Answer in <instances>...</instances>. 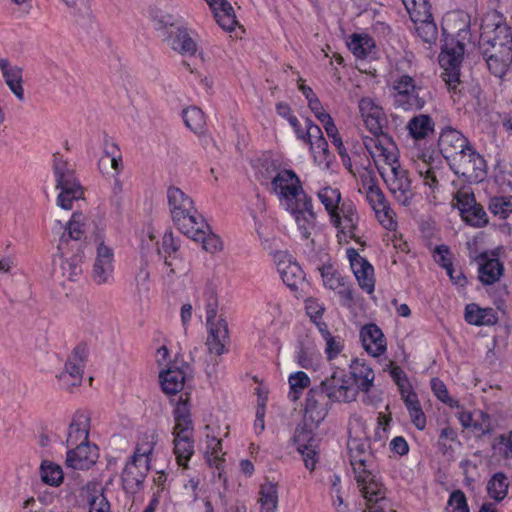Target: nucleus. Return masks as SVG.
I'll return each mask as SVG.
<instances>
[{"mask_svg":"<svg viewBox=\"0 0 512 512\" xmlns=\"http://www.w3.org/2000/svg\"><path fill=\"white\" fill-rule=\"evenodd\" d=\"M154 435L146 436L135 448L131 460L125 465L121 479L126 492L135 494L143 487L150 469L151 454L154 450Z\"/></svg>","mask_w":512,"mask_h":512,"instance_id":"f257e3e1","label":"nucleus"},{"mask_svg":"<svg viewBox=\"0 0 512 512\" xmlns=\"http://www.w3.org/2000/svg\"><path fill=\"white\" fill-rule=\"evenodd\" d=\"M53 173L56 188L60 190L57 197V205L65 210L72 209L74 201L83 198V187L75 177L74 169L59 154L54 155Z\"/></svg>","mask_w":512,"mask_h":512,"instance_id":"f03ea898","label":"nucleus"},{"mask_svg":"<svg viewBox=\"0 0 512 512\" xmlns=\"http://www.w3.org/2000/svg\"><path fill=\"white\" fill-rule=\"evenodd\" d=\"M404 58L401 59L392 72V89L394 91V104L404 111L420 110L425 105V99L420 95L422 89L415 79L408 74H401L400 66L409 65Z\"/></svg>","mask_w":512,"mask_h":512,"instance_id":"7ed1b4c3","label":"nucleus"},{"mask_svg":"<svg viewBox=\"0 0 512 512\" xmlns=\"http://www.w3.org/2000/svg\"><path fill=\"white\" fill-rule=\"evenodd\" d=\"M58 254L54 257V273L70 281L76 280L82 273L84 259L83 242H67L66 237L60 239L57 246Z\"/></svg>","mask_w":512,"mask_h":512,"instance_id":"20e7f679","label":"nucleus"},{"mask_svg":"<svg viewBox=\"0 0 512 512\" xmlns=\"http://www.w3.org/2000/svg\"><path fill=\"white\" fill-rule=\"evenodd\" d=\"M443 44L439 55V64L443 69L442 78L449 89H455L460 82V65L464 54V45L446 35L443 29Z\"/></svg>","mask_w":512,"mask_h":512,"instance_id":"39448f33","label":"nucleus"},{"mask_svg":"<svg viewBox=\"0 0 512 512\" xmlns=\"http://www.w3.org/2000/svg\"><path fill=\"white\" fill-rule=\"evenodd\" d=\"M96 253L91 271V280L97 286H108L114 281L115 259L113 249L105 244L104 237L97 233L94 238Z\"/></svg>","mask_w":512,"mask_h":512,"instance_id":"423d86ee","label":"nucleus"},{"mask_svg":"<svg viewBox=\"0 0 512 512\" xmlns=\"http://www.w3.org/2000/svg\"><path fill=\"white\" fill-rule=\"evenodd\" d=\"M271 191L275 193L284 208L291 207L303 197L308 196L303 190L299 177L290 169L277 172L271 180Z\"/></svg>","mask_w":512,"mask_h":512,"instance_id":"0eeeda50","label":"nucleus"},{"mask_svg":"<svg viewBox=\"0 0 512 512\" xmlns=\"http://www.w3.org/2000/svg\"><path fill=\"white\" fill-rule=\"evenodd\" d=\"M378 171L394 199L401 205H410L414 192L408 171L400 163L394 166H378Z\"/></svg>","mask_w":512,"mask_h":512,"instance_id":"6e6552de","label":"nucleus"},{"mask_svg":"<svg viewBox=\"0 0 512 512\" xmlns=\"http://www.w3.org/2000/svg\"><path fill=\"white\" fill-rule=\"evenodd\" d=\"M448 164L456 175L470 183L480 182L486 176V161L472 146L458 154Z\"/></svg>","mask_w":512,"mask_h":512,"instance_id":"1a4fd4ad","label":"nucleus"},{"mask_svg":"<svg viewBox=\"0 0 512 512\" xmlns=\"http://www.w3.org/2000/svg\"><path fill=\"white\" fill-rule=\"evenodd\" d=\"M320 386L332 403H350L356 400L358 389L343 370H335Z\"/></svg>","mask_w":512,"mask_h":512,"instance_id":"9d476101","label":"nucleus"},{"mask_svg":"<svg viewBox=\"0 0 512 512\" xmlns=\"http://www.w3.org/2000/svg\"><path fill=\"white\" fill-rule=\"evenodd\" d=\"M363 143L375 163L383 161L382 166L399 164V151L392 138L381 132L373 137H364Z\"/></svg>","mask_w":512,"mask_h":512,"instance_id":"9b49d317","label":"nucleus"},{"mask_svg":"<svg viewBox=\"0 0 512 512\" xmlns=\"http://www.w3.org/2000/svg\"><path fill=\"white\" fill-rule=\"evenodd\" d=\"M86 360L87 349L84 346L74 348L65 363L64 370L57 376L63 389L72 391L74 387L81 385Z\"/></svg>","mask_w":512,"mask_h":512,"instance_id":"f8f14e48","label":"nucleus"},{"mask_svg":"<svg viewBox=\"0 0 512 512\" xmlns=\"http://www.w3.org/2000/svg\"><path fill=\"white\" fill-rule=\"evenodd\" d=\"M347 448L354 477L362 478L363 471L375 468L370 443L366 437H353L350 435Z\"/></svg>","mask_w":512,"mask_h":512,"instance_id":"ddd939ff","label":"nucleus"},{"mask_svg":"<svg viewBox=\"0 0 512 512\" xmlns=\"http://www.w3.org/2000/svg\"><path fill=\"white\" fill-rule=\"evenodd\" d=\"M285 210L292 215L301 237L305 240L311 239L313 243L311 237L316 230V213L313 210L311 197H303Z\"/></svg>","mask_w":512,"mask_h":512,"instance_id":"4468645a","label":"nucleus"},{"mask_svg":"<svg viewBox=\"0 0 512 512\" xmlns=\"http://www.w3.org/2000/svg\"><path fill=\"white\" fill-rule=\"evenodd\" d=\"M294 442L303 457L305 467L313 471L318 462L319 440L315 437L312 428L308 427L307 421L296 427Z\"/></svg>","mask_w":512,"mask_h":512,"instance_id":"2eb2a0df","label":"nucleus"},{"mask_svg":"<svg viewBox=\"0 0 512 512\" xmlns=\"http://www.w3.org/2000/svg\"><path fill=\"white\" fill-rule=\"evenodd\" d=\"M332 402L319 385L311 388L306 396L305 421L317 427L328 415Z\"/></svg>","mask_w":512,"mask_h":512,"instance_id":"dca6fc26","label":"nucleus"},{"mask_svg":"<svg viewBox=\"0 0 512 512\" xmlns=\"http://www.w3.org/2000/svg\"><path fill=\"white\" fill-rule=\"evenodd\" d=\"M346 253L360 288L371 294L375 287L373 266L354 248L347 249Z\"/></svg>","mask_w":512,"mask_h":512,"instance_id":"f3484780","label":"nucleus"},{"mask_svg":"<svg viewBox=\"0 0 512 512\" xmlns=\"http://www.w3.org/2000/svg\"><path fill=\"white\" fill-rule=\"evenodd\" d=\"M323 284L326 288L337 291L344 306H351L354 298L350 286L345 278L332 264H324L319 268Z\"/></svg>","mask_w":512,"mask_h":512,"instance_id":"a211bd4d","label":"nucleus"},{"mask_svg":"<svg viewBox=\"0 0 512 512\" xmlns=\"http://www.w3.org/2000/svg\"><path fill=\"white\" fill-rule=\"evenodd\" d=\"M471 146L468 139L458 130L446 127L439 137V149L443 157L452 161L455 157Z\"/></svg>","mask_w":512,"mask_h":512,"instance_id":"6ab92c4d","label":"nucleus"},{"mask_svg":"<svg viewBox=\"0 0 512 512\" xmlns=\"http://www.w3.org/2000/svg\"><path fill=\"white\" fill-rule=\"evenodd\" d=\"M207 328L206 347L209 355L221 356L227 353L230 341L227 321L220 317L217 323L210 324Z\"/></svg>","mask_w":512,"mask_h":512,"instance_id":"aec40b11","label":"nucleus"},{"mask_svg":"<svg viewBox=\"0 0 512 512\" xmlns=\"http://www.w3.org/2000/svg\"><path fill=\"white\" fill-rule=\"evenodd\" d=\"M90 417L82 411L73 414L68 426L66 447L73 448L80 444L89 443Z\"/></svg>","mask_w":512,"mask_h":512,"instance_id":"412c9836","label":"nucleus"},{"mask_svg":"<svg viewBox=\"0 0 512 512\" xmlns=\"http://www.w3.org/2000/svg\"><path fill=\"white\" fill-rule=\"evenodd\" d=\"M359 110L365 126L373 134H381L386 118L382 108L371 98H362L359 101Z\"/></svg>","mask_w":512,"mask_h":512,"instance_id":"4be33fe9","label":"nucleus"},{"mask_svg":"<svg viewBox=\"0 0 512 512\" xmlns=\"http://www.w3.org/2000/svg\"><path fill=\"white\" fill-rule=\"evenodd\" d=\"M374 469L363 471L362 478L355 477L363 497L369 503H378L385 499L386 489Z\"/></svg>","mask_w":512,"mask_h":512,"instance_id":"5701e85b","label":"nucleus"},{"mask_svg":"<svg viewBox=\"0 0 512 512\" xmlns=\"http://www.w3.org/2000/svg\"><path fill=\"white\" fill-rule=\"evenodd\" d=\"M166 44L183 56H192L197 51V44L184 27H170L164 40Z\"/></svg>","mask_w":512,"mask_h":512,"instance_id":"b1692460","label":"nucleus"},{"mask_svg":"<svg viewBox=\"0 0 512 512\" xmlns=\"http://www.w3.org/2000/svg\"><path fill=\"white\" fill-rule=\"evenodd\" d=\"M458 420L464 428L471 429L477 436L490 433L493 429L491 417L481 410L459 412Z\"/></svg>","mask_w":512,"mask_h":512,"instance_id":"393cba45","label":"nucleus"},{"mask_svg":"<svg viewBox=\"0 0 512 512\" xmlns=\"http://www.w3.org/2000/svg\"><path fill=\"white\" fill-rule=\"evenodd\" d=\"M360 338L364 349L377 357L386 350V339L382 330L376 324H367L360 330Z\"/></svg>","mask_w":512,"mask_h":512,"instance_id":"a878e982","label":"nucleus"},{"mask_svg":"<svg viewBox=\"0 0 512 512\" xmlns=\"http://www.w3.org/2000/svg\"><path fill=\"white\" fill-rule=\"evenodd\" d=\"M66 465L72 469H89L96 461V453L90 443L67 448Z\"/></svg>","mask_w":512,"mask_h":512,"instance_id":"bb28decb","label":"nucleus"},{"mask_svg":"<svg viewBox=\"0 0 512 512\" xmlns=\"http://www.w3.org/2000/svg\"><path fill=\"white\" fill-rule=\"evenodd\" d=\"M336 215L340 219V224L335 226L340 234L355 238V230L358 225L359 217L355 205L351 201H344L337 208Z\"/></svg>","mask_w":512,"mask_h":512,"instance_id":"cd10ccee","label":"nucleus"},{"mask_svg":"<svg viewBox=\"0 0 512 512\" xmlns=\"http://www.w3.org/2000/svg\"><path fill=\"white\" fill-rule=\"evenodd\" d=\"M0 70L6 85L19 101L24 100V89L22 86L23 70L17 65H12L8 59H0Z\"/></svg>","mask_w":512,"mask_h":512,"instance_id":"c85d7f7f","label":"nucleus"},{"mask_svg":"<svg viewBox=\"0 0 512 512\" xmlns=\"http://www.w3.org/2000/svg\"><path fill=\"white\" fill-rule=\"evenodd\" d=\"M350 380L353 379V385L359 391L369 392L373 386L375 374L372 368L360 359H355L350 364Z\"/></svg>","mask_w":512,"mask_h":512,"instance_id":"c756f323","label":"nucleus"},{"mask_svg":"<svg viewBox=\"0 0 512 512\" xmlns=\"http://www.w3.org/2000/svg\"><path fill=\"white\" fill-rule=\"evenodd\" d=\"M482 41L486 43H501L505 45H512V34L510 27L498 20L497 22L489 23L484 22L481 26Z\"/></svg>","mask_w":512,"mask_h":512,"instance_id":"7c9ffc66","label":"nucleus"},{"mask_svg":"<svg viewBox=\"0 0 512 512\" xmlns=\"http://www.w3.org/2000/svg\"><path fill=\"white\" fill-rule=\"evenodd\" d=\"M479 280L484 285H492L503 275L504 267L497 258H489L486 254H481L478 258Z\"/></svg>","mask_w":512,"mask_h":512,"instance_id":"2f4dec72","label":"nucleus"},{"mask_svg":"<svg viewBox=\"0 0 512 512\" xmlns=\"http://www.w3.org/2000/svg\"><path fill=\"white\" fill-rule=\"evenodd\" d=\"M214 13L217 23L224 30H233L237 24L231 4L227 0H205Z\"/></svg>","mask_w":512,"mask_h":512,"instance_id":"473e14b6","label":"nucleus"},{"mask_svg":"<svg viewBox=\"0 0 512 512\" xmlns=\"http://www.w3.org/2000/svg\"><path fill=\"white\" fill-rule=\"evenodd\" d=\"M162 390L169 395L177 394L184 387L186 374L182 369L169 367L159 375Z\"/></svg>","mask_w":512,"mask_h":512,"instance_id":"72a5a7b5","label":"nucleus"},{"mask_svg":"<svg viewBox=\"0 0 512 512\" xmlns=\"http://www.w3.org/2000/svg\"><path fill=\"white\" fill-rule=\"evenodd\" d=\"M317 195L321 203L324 205L326 211L328 212L330 221L333 226H338L340 224V219L336 215V211L337 208L341 205V193L339 189L326 186L321 188Z\"/></svg>","mask_w":512,"mask_h":512,"instance_id":"f704fd0d","label":"nucleus"},{"mask_svg":"<svg viewBox=\"0 0 512 512\" xmlns=\"http://www.w3.org/2000/svg\"><path fill=\"white\" fill-rule=\"evenodd\" d=\"M167 198L172 218H176L179 221L180 217H182L180 210L186 212L192 211L194 203L181 189L169 187L167 190Z\"/></svg>","mask_w":512,"mask_h":512,"instance_id":"c9c22d12","label":"nucleus"},{"mask_svg":"<svg viewBox=\"0 0 512 512\" xmlns=\"http://www.w3.org/2000/svg\"><path fill=\"white\" fill-rule=\"evenodd\" d=\"M465 320L472 325L489 326L495 324L498 318L492 308H480L472 303L465 308Z\"/></svg>","mask_w":512,"mask_h":512,"instance_id":"e433bc0d","label":"nucleus"},{"mask_svg":"<svg viewBox=\"0 0 512 512\" xmlns=\"http://www.w3.org/2000/svg\"><path fill=\"white\" fill-rule=\"evenodd\" d=\"M189 238L196 242H200L202 244L203 250L211 254L219 252L223 248L221 239L210 230V227L206 222L205 227H197V229L189 236Z\"/></svg>","mask_w":512,"mask_h":512,"instance_id":"4c0bfd02","label":"nucleus"},{"mask_svg":"<svg viewBox=\"0 0 512 512\" xmlns=\"http://www.w3.org/2000/svg\"><path fill=\"white\" fill-rule=\"evenodd\" d=\"M180 211L182 212V217H180L179 221L176 218H172V220L180 232L184 235L189 237L192 233H194L197 227H205V220L194 207V205L192 206V211Z\"/></svg>","mask_w":512,"mask_h":512,"instance_id":"58836bf2","label":"nucleus"},{"mask_svg":"<svg viewBox=\"0 0 512 512\" xmlns=\"http://www.w3.org/2000/svg\"><path fill=\"white\" fill-rule=\"evenodd\" d=\"M434 162L435 159L430 153H423L416 161L418 174L423 178L424 184L431 189H435L438 186Z\"/></svg>","mask_w":512,"mask_h":512,"instance_id":"ea45409f","label":"nucleus"},{"mask_svg":"<svg viewBox=\"0 0 512 512\" xmlns=\"http://www.w3.org/2000/svg\"><path fill=\"white\" fill-rule=\"evenodd\" d=\"M88 218L80 212L73 213L70 221L67 223L66 231L63 232L60 239L66 237L67 242H81L82 237L88 230Z\"/></svg>","mask_w":512,"mask_h":512,"instance_id":"a19ab883","label":"nucleus"},{"mask_svg":"<svg viewBox=\"0 0 512 512\" xmlns=\"http://www.w3.org/2000/svg\"><path fill=\"white\" fill-rule=\"evenodd\" d=\"M207 451L205 454L206 462L210 467H214L218 471L219 478L222 477L224 470V453L222 452V442L220 439L207 435Z\"/></svg>","mask_w":512,"mask_h":512,"instance_id":"79ce46f5","label":"nucleus"},{"mask_svg":"<svg viewBox=\"0 0 512 512\" xmlns=\"http://www.w3.org/2000/svg\"><path fill=\"white\" fill-rule=\"evenodd\" d=\"M407 128L413 138L424 139L433 133L434 122L430 116L420 114L409 120Z\"/></svg>","mask_w":512,"mask_h":512,"instance_id":"37998d69","label":"nucleus"},{"mask_svg":"<svg viewBox=\"0 0 512 512\" xmlns=\"http://www.w3.org/2000/svg\"><path fill=\"white\" fill-rule=\"evenodd\" d=\"M174 436H192V421L186 404H179L174 410Z\"/></svg>","mask_w":512,"mask_h":512,"instance_id":"c03bdc74","label":"nucleus"},{"mask_svg":"<svg viewBox=\"0 0 512 512\" xmlns=\"http://www.w3.org/2000/svg\"><path fill=\"white\" fill-rule=\"evenodd\" d=\"M278 271L283 282L291 289L297 288L298 284L303 280V272L301 267L295 262H280Z\"/></svg>","mask_w":512,"mask_h":512,"instance_id":"a18cd8bd","label":"nucleus"},{"mask_svg":"<svg viewBox=\"0 0 512 512\" xmlns=\"http://www.w3.org/2000/svg\"><path fill=\"white\" fill-rule=\"evenodd\" d=\"M174 453L178 464L187 467V462L194 453L191 436H174Z\"/></svg>","mask_w":512,"mask_h":512,"instance_id":"49530a36","label":"nucleus"},{"mask_svg":"<svg viewBox=\"0 0 512 512\" xmlns=\"http://www.w3.org/2000/svg\"><path fill=\"white\" fill-rule=\"evenodd\" d=\"M415 24L416 32L424 43L429 47L436 44L438 38L437 26L433 21L432 16L428 19L417 20Z\"/></svg>","mask_w":512,"mask_h":512,"instance_id":"de8ad7c7","label":"nucleus"},{"mask_svg":"<svg viewBox=\"0 0 512 512\" xmlns=\"http://www.w3.org/2000/svg\"><path fill=\"white\" fill-rule=\"evenodd\" d=\"M484 58L488 69L492 74L499 78H502L507 73L510 65L512 64V55L505 53L498 56L495 54H489V56H484Z\"/></svg>","mask_w":512,"mask_h":512,"instance_id":"09e8293b","label":"nucleus"},{"mask_svg":"<svg viewBox=\"0 0 512 512\" xmlns=\"http://www.w3.org/2000/svg\"><path fill=\"white\" fill-rule=\"evenodd\" d=\"M508 478L502 472L495 473L488 482L487 490L491 498L500 501L508 492Z\"/></svg>","mask_w":512,"mask_h":512,"instance_id":"8fccbe9b","label":"nucleus"},{"mask_svg":"<svg viewBox=\"0 0 512 512\" xmlns=\"http://www.w3.org/2000/svg\"><path fill=\"white\" fill-rule=\"evenodd\" d=\"M402 2L413 22L428 19L432 15L427 0H402Z\"/></svg>","mask_w":512,"mask_h":512,"instance_id":"3c124183","label":"nucleus"},{"mask_svg":"<svg viewBox=\"0 0 512 512\" xmlns=\"http://www.w3.org/2000/svg\"><path fill=\"white\" fill-rule=\"evenodd\" d=\"M164 264L168 268V277L186 275L190 270V263L179 252L164 257Z\"/></svg>","mask_w":512,"mask_h":512,"instance_id":"603ef678","label":"nucleus"},{"mask_svg":"<svg viewBox=\"0 0 512 512\" xmlns=\"http://www.w3.org/2000/svg\"><path fill=\"white\" fill-rule=\"evenodd\" d=\"M259 501L261 504L260 512H275L278 503L276 486L271 483L262 485Z\"/></svg>","mask_w":512,"mask_h":512,"instance_id":"864d4df0","label":"nucleus"},{"mask_svg":"<svg viewBox=\"0 0 512 512\" xmlns=\"http://www.w3.org/2000/svg\"><path fill=\"white\" fill-rule=\"evenodd\" d=\"M185 125L194 133H201L205 127V117L202 110L196 106L189 107L183 111Z\"/></svg>","mask_w":512,"mask_h":512,"instance_id":"5fc2aeb1","label":"nucleus"},{"mask_svg":"<svg viewBox=\"0 0 512 512\" xmlns=\"http://www.w3.org/2000/svg\"><path fill=\"white\" fill-rule=\"evenodd\" d=\"M348 47L357 58L363 59L371 54L374 43L368 36L354 35L348 43Z\"/></svg>","mask_w":512,"mask_h":512,"instance_id":"6e6d98bb","label":"nucleus"},{"mask_svg":"<svg viewBox=\"0 0 512 512\" xmlns=\"http://www.w3.org/2000/svg\"><path fill=\"white\" fill-rule=\"evenodd\" d=\"M41 479L50 486H59L63 481V471L59 465L43 461L41 464Z\"/></svg>","mask_w":512,"mask_h":512,"instance_id":"4d7b16f0","label":"nucleus"},{"mask_svg":"<svg viewBox=\"0 0 512 512\" xmlns=\"http://www.w3.org/2000/svg\"><path fill=\"white\" fill-rule=\"evenodd\" d=\"M320 357L313 347L301 345L297 354L298 364L305 369H316Z\"/></svg>","mask_w":512,"mask_h":512,"instance_id":"13d9d810","label":"nucleus"},{"mask_svg":"<svg viewBox=\"0 0 512 512\" xmlns=\"http://www.w3.org/2000/svg\"><path fill=\"white\" fill-rule=\"evenodd\" d=\"M289 384L291 389L289 397L296 401L299 399L301 391L309 386L310 378L305 372L298 371L290 375Z\"/></svg>","mask_w":512,"mask_h":512,"instance_id":"bf43d9fd","label":"nucleus"},{"mask_svg":"<svg viewBox=\"0 0 512 512\" xmlns=\"http://www.w3.org/2000/svg\"><path fill=\"white\" fill-rule=\"evenodd\" d=\"M457 442V432L450 426L442 428L439 432L438 448L442 454L447 455L454 451L453 444Z\"/></svg>","mask_w":512,"mask_h":512,"instance_id":"052dcab7","label":"nucleus"},{"mask_svg":"<svg viewBox=\"0 0 512 512\" xmlns=\"http://www.w3.org/2000/svg\"><path fill=\"white\" fill-rule=\"evenodd\" d=\"M463 220L475 227H483L488 223L487 214L483 207L475 203L474 207L468 210L467 214L462 217Z\"/></svg>","mask_w":512,"mask_h":512,"instance_id":"680f3d73","label":"nucleus"},{"mask_svg":"<svg viewBox=\"0 0 512 512\" xmlns=\"http://www.w3.org/2000/svg\"><path fill=\"white\" fill-rule=\"evenodd\" d=\"M380 224L388 230H394L397 223L394 221V213L389 206V203L382 205L373 210Z\"/></svg>","mask_w":512,"mask_h":512,"instance_id":"e2e57ef3","label":"nucleus"},{"mask_svg":"<svg viewBox=\"0 0 512 512\" xmlns=\"http://www.w3.org/2000/svg\"><path fill=\"white\" fill-rule=\"evenodd\" d=\"M489 210L500 218H506L512 212V203L503 197H495L490 201Z\"/></svg>","mask_w":512,"mask_h":512,"instance_id":"0e129e2a","label":"nucleus"},{"mask_svg":"<svg viewBox=\"0 0 512 512\" xmlns=\"http://www.w3.org/2000/svg\"><path fill=\"white\" fill-rule=\"evenodd\" d=\"M448 512H468V505L464 493L456 490L451 493L448 501Z\"/></svg>","mask_w":512,"mask_h":512,"instance_id":"69168bd1","label":"nucleus"},{"mask_svg":"<svg viewBox=\"0 0 512 512\" xmlns=\"http://www.w3.org/2000/svg\"><path fill=\"white\" fill-rule=\"evenodd\" d=\"M309 144H310L311 150L314 153L315 159L318 160L320 163L325 162L328 165L329 150H328V143L325 140V138L321 137L319 139H316V140L310 142Z\"/></svg>","mask_w":512,"mask_h":512,"instance_id":"338daca9","label":"nucleus"},{"mask_svg":"<svg viewBox=\"0 0 512 512\" xmlns=\"http://www.w3.org/2000/svg\"><path fill=\"white\" fill-rule=\"evenodd\" d=\"M480 49L482 51L483 56H489V54L502 55L508 54L512 55V45H505L501 43H486L480 39Z\"/></svg>","mask_w":512,"mask_h":512,"instance_id":"774afa93","label":"nucleus"}]
</instances>
